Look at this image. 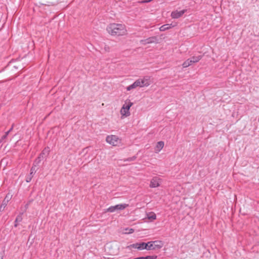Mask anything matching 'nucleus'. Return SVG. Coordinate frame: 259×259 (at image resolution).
Here are the masks:
<instances>
[{
	"instance_id": "obj_13",
	"label": "nucleus",
	"mask_w": 259,
	"mask_h": 259,
	"mask_svg": "<svg viewBox=\"0 0 259 259\" xmlns=\"http://www.w3.org/2000/svg\"><path fill=\"white\" fill-rule=\"evenodd\" d=\"M133 103L130 101H126L122 106L123 109H126V112L129 111L130 107L133 105Z\"/></svg>"
},
{
	"instance_id": "obj_26",
	"label": "nucleus",
	"mask_w": 259,
	"mask_h": 259,
	"mask_svg": "<svg viewBox=\"0 0 259 259\" xmlns=\"http://www.w3.org/2000/svg\"><path fill=\"white\" fill-rule=\"evenodd\" d=\"M136 159V156H133V157H131V158H127V159H126L125 161H134V160H135Z\"/></svg>"
},
{
	"instance_id": "obj_31",
	"label": "nucleus",
	"mask_w": 259,
	"mask_h": 259,
	"mask_svg": "<svg viewBox=\"0 0 259 259\" xmlns=\"http://www.w3.org/2000/svg\"><path fill=\"white\" fill-rule=\"evenodd\" d=\"M0 259H3V256L2 254H0Z\"/></svg>"
},
{
	"instance_id": "obj_6",
	"label": "nucleus",
	"mask_w": 259,
	"mask_h": 259,
	"mask_svg": "<svg viewBox=\"0 0 259 259\" xmlns=\"http://www.w3.org/2000/svg\"><path fill=\"white\" fill-rule=\"evenodd\" d=\"M106 141L113 146H116L119 143V139L117 136L115 135L108 136L106 137Z\"/></svg>"
},
{
	"instance_id": "obj_7",
	"label": "nucleus",
	"mask_w": 259,
	"mask_h": 259,
	"mask_svg": "<svg viewBox=\"0 0 259 259\" xmlns=\"http://www.w3.org/2000/svg\"><path fill=\"white\" fill-rule=\"evenodd\" d=\"M161 182V180L159 178L157 177H153L150 181L149 186L150 188H157L160 186Z\"/></svg>"
},
{
	"instance_id": "obj_25",
	"label": "nucleus",
	"mask_w": 259,
	"mask_h": 259,
	"mask_svg": "<svg viewBox=\"0 0 259 259\" xmlns=\"http://www.w3.org/2000/svg\"><path fill=\"white\" fill-rule=\"evenodd\" d=\"M9 134V132H8V131L6 132L5 133V135L2 136V140H4L5 139H6L7 138V136H8Z\"/></svg>"
},
{
	"instance_id": "obj_28",
	"label": "nucleus",
	"mask_w": 259,
	"mask_h": 259,
	"mask_svg": "<svg viewBox=\"0 0 259 259\" xmlns=\"http://www.w3.org/2000/svg\"><path fill=\"white\" fill-rule=\"evenodd\" d=\"M13 127H14V124H13L12 125V127L10 128V130L8 132H9V133H10L12 131Z\"/></svg>"
},
{
	"instance_id": "obj_12",
	"label": "nucleus",
	"mask_w": 259,
	"mask_h": 259,
	"mask_svg": "<svg viewBox=\"0 0 259 259\" xmlns=\"http://www.w3.org/2000/svg\"><path fill=\"white\" fill-rule=\"evenodd\" d=\"M164 142L163 141L158 142L156 146L155 151L156 152H159L163 148L164 146Z\"/></svg>"
},
{
	"instance_id": "obj_8",
	"label": "nucleus",
	"mask_w": 259,
	"mask_h": 259,
	"mask_svg": "<svg viewBox=\"0 0 259 259\" xmlns=\"http://www.w3.org/2000/svg\"><path fill=\"white\" fill-rule=\"evenodd\" d=\"M142 87H148L151 84V77L149 76H145L142 78H140Z\"/></svg>"
},
{
	"instance_id": "obj_22",
	"label": "nucleus",
	"mask_w": 259,
	"mask_h": 259,
	"mask_svg": "<svg viewBox=\"0 0 259 259\" xmlns=\"http://www.w3.org/2000/svg\"><path fill=\"white\" fill-rule=\"evenodd\" d=\"M121 113L122 115H124L125 116H128L130 115V113L129 112V111H126V109H123V108L122 107L121 109Z\"/></svg>"
},
{
	"instance_id": "obj_20",
	"label": "nucleus",
	"mask_w": 259,
	"mask_h": 259,
	"mask_svg": "<svg viewBox=\"0 0 259 259\" xmlns=\"http://www.w3.org/2000/svg\"><path fill=\"white\" fill-rule=\"evenodd\" d=\"M137 87V84L135 83V82H134L131 85L127 87L126 89L127 91H131V90H132L133 89H134L136 88Z\"/></svg>"
},
{
	"instance_id": "obj_5",
	"label": "nucleus",
	"mask_w": 259,
	"mask_h": 259,
	"mask_svg": "<svg viewBox=\"0 0 259 259\" xmlns=\"http://www.w3.org/2000/svg\"><path fill=\"white\" fill-rule=\"evenodd\" d=\"M132 248L137 249L139 250L146 249V243L140 242L131 244L126 246V248L131 249Z\"/></svg>"
},
{
	"instance_id": "obj_24",
	"label": "nucleus",
	"mask_w": 259,
	"mask_h": 259,
	"mask_svg": "<svg viewBox=\"0 0 259 259\" xmlns=\"http://www.w3.org/2000/svg\"><path fill=\"white\" fill-rule=\"evenodd\" d=\"M135 82L136 83L137 87L142 88L140 78L136 80Z\"/></svg>"
},
{
	"instance_id": "obj_33",
	"label": "nucleus",
	"mask_w": 259,
	"mask_h": 259,
	"mask_svg": "<svg viewBox=\"0 0 259 259\" xmlns=\"http://www.w3.org/2000/svg\"><path fill=\"white\" fill-rule=\"evenodd\" d=\"M27 206H28V204H26V207H27Z\"/></svg>"
},
{
	"instance_id": "obj_23",
	"label": "nucleus",
	"mask_w": 259,
	"mask_h": 259,
	"mask_svg": "<svg viewBox=\"0 0 259 259\" xmlns=\"http://www.w3.org/2000/svg\"><path fill=\"white\" fill-rule=\"evenodd\" d=\"M156 255H148L146 256H144V259H156Z\"/></svg>"
},
{
	"instance_id": "obj_30",
	"label": "nucleus",
	"mask_w": 259,
	"mask_h": 259,
	"mask_svg": "<svg viewBox=\"0 0 259 259\" xmlns=\"http://www.w3.org/2000/svg\"><path fill=\"white\" fill-rule=\"evenodd\" d=\"M134 259H144V256L134 258Z\"/></svg>"
},
{
	"instance_id": "obj_18",
	"label": "nucleus",
	"mask_w": 259,
	"mask_h": 259,
	"mask_svg": "<svg viewBox=\"0 0 259 259\" xmlns=\"http://www.w3.org/2000/svg\"><path fill=\"white\" fill-rule=\"evenodd\" d=\"M39 164H36L35 162H33V165L30 169V172L34 174L36 172L37 168H36V166H37Z\"/></svg>"
},
{
	"instance_id": "obj_15",
	"label": "nucleus",
	"mask_w": 259,
	"mask_h": 259,
	"mask_svg": "<svg viewBox=\"0 0 259 259\" xmlns=\"http://www.w3.org/2000/svg\"><path fill=\"white\" fill-rule=\"evenodd\" d=\"M6 199H7V197H5V198L3 200L2 204L0 206V211H4L5 207L7 205V203L8 202V200H6Z\"/></svg>"
},
{
	"instance_id": "obj_10",
	"label": "nucleus",
	"mask_w": 259,
	"mask_h": 259,
	"mask_svg": "<svg viewBox=\"0 0 259 259\" xmlns=\"http://www.w3.org/2000/svg\"><path fill=\"white\" fill-rule=\"evenodd\" d=\"M186 10H183L181 11H175L171 12V16L172 18L177 19L181 16L186 12Z\"/></svg>"
},
{
	"instance_id": "obj_11",
	"label": "nucleus",
	"mask_w": 259,
	"mask_h": 259,
	"mask_svg": "<svg viewBox=\"0 0 259 259\" xmlns=\"http://www.w3.org/2000/svg\"><path fill=\"white\" fill-rule=\"evenodd\" d=\"M174 26L172 25V24H166L162 25L159 28V29L161 31H164L173 27Z\"/></svg>"
},
{
	"instance_id": "obj_19",
	"label": "nucleus",
	"mask_w": 259,
	"mask_h": 259,
	"mask_svg": "<svg viewBox=\"0 0 259 259\" xmlns=\"http://www.w3.org/2000/svg\"><path fill=\"white\" fill-rule=\"evenodd\" d=\"M192 64L191 61L190 60V59L187 60L186 61H185L183 63V67L185 68V67H187L188 66H189L190 65H191V64Z\"/></svg>"
},
{
	"instance_id": "obj_1",
	"label": "nucleus",
	"mask_w": 259,
	"mask_h": 259,
	"mask_svg": "<svg viewBox=\"0 0 259 259\" xmlns=\"http://www.w3.org/2000/svg\"><path fill=\"white\" fill-rule=\"evenodd\" d=\"M106 29L108 32L112 35H124L126 33L125 26L122 24H110L107 27Z\"/></svg>"
},
{
	"instance_id": "obj_9",
	"label": "nucleus",
	"mask_w": 259,
	"mask_h": 259,
	"mask_svg": "<svg viewBox=\"0 0 259 259\" xmlns=\"http://www.w3.org/2000/svg\"><path fill=\"white\" fill-rule=\"evenodd\" d=\"M141 42L142 44L146 45L151 43H157L158 42V39L155 36H152L149 37L147 39L141 40Z\"/></svg>"
},
{
	"instance_id": "obj_3",
	"label": "nucleus",
	"mask_w": 259,
	"mask_h": 259,
	"mask_svg": "<svg viewBox=\"0 0 259 259\" xmlns=\"http://www.w3.org/2000/svg\"><path fill=\"white\" fill-rule=\"evenodd\" d=\"M129 205L128 204H119L115 205L114 206H110L107 209L106 211L113 212L115 211L122 210L124 209L125 208L127 207Z\"/></svg>"
},
{
	"instance_id": "obj_29",
	"label": "nucleus",
	"mask_w": 259,
	"mask_h": 259,
	"mask_svg": "<svg viewBox=\"0 0 259 259\" xmlns=\"http://www.w3.org/2000/svg\"><path fill=\"white\" fill-rule=\"evenodd\" d=\"M134 229H130V232H128V233H133V232H134Z\"/></svg>"
},
{
	"instance_id": "obj_27",
	"label": "nucleus",
	"mask_w": 259,
	"mask_h": 259,
	"mask_svg": "<svg viewBox=\"0 0 259 259\" xmlns=\"http://www.w3.org/2000/svg\"><path fill=\"white\" fill-rule=\"evenodd\" d=\"M152 0H144L141 3H147L150 2Z\"/></svg>"
},
{
	"instance_id": "obj_21",
	"label": "nucleus",
	"mask_w": 259,
	"mask_h": 259,
	"mask_svg": "<svg viewBox=\"0 0 259 259\" xmlns=\"http://www.w3.org/2000/svg\"><path fill=\"white\" fill-rule=\"evenodd\" d=\"M33 176H34V174H32V172H30V174L28 176H27L26 177V182H27V183L30 182L31 181L32 178H33Z\"/></svg>"
},
{
	"instance_id": "obj_16",
	"label": "nucleus",
	"mask_w": 259,
	"mask_h": 259,
	"mask_svg": "<svg viewBox=\"0 0 259 259\" xmlns=\"http://www.w3.org/2000/svg\"><path fill=\"white\" fill-rule=\"evenodd\" d=\"M201 58V56H193L190 59L192 63H196L198 62Z\"/></svg>"
},
{
	"instance_id": "obj_14",
	"label": "nucleus",
	"mask_w": 259,
	"mask_h": 259,
	"mask_svg": "<svg viewBox=\"0 0 259 259\" xmlns=\"http://www.w3.org/2000/svg\"><path fill=\"white\" fill-rule=\"evenodd\" d=\"M23 213L19 214L16 218L15 222H14V227H17L18 225V223L21 222L22 221V215Z\"/></svg>"
},
{
	"instance_id": "obj_4",
	"label": "nucleus",
	"mask_w": 259,
	"mask_h": 259,
	"mask_svg": "<svg viewBox=\"0 0 259 259\" xmlns=\"http://www.w3.org/2000/svg\"><path fill=\"white\" fill-rule=\"evenodd\" d=\"M49 153H50V148H49V147H46L42 151V152L39 154V155L34 161V162H35V163L36 164H39L40 163L41 161L43 159L47 158V157L49 155Z\"/></svg>"
},
{
	"instance_id": "obj_17",
	"label": "nucleus",
	"mask_w": 259,
	"mask_h": 259,
	"mask_svg": "<svg viewBox=\"0 0 259 259\" xmlns=\"http://www.w3.org/2000/svg\"><path fill=\"white\" fill-rule=\"evenodd\" d=\"M147 218L149 220H154L156 219V215L153 212H151L147 214Z\"/></svg>"
},
{
	"instance_id": "obj_32",
	"label": "nucleus",
	"mask_w": 259,
	"mask_h": 259,
	"mask_svg": "<svg viewBox=\"0 0 259 259\" xmlns=\"http://www.w3.org/2000/svg\"><path fill=\"white\" fill-rule=\"evenodd\" d=\"M6 197H7L6 200H9L8 198V196H6Z\"/></svg>"
},
{
	"instance_id": "obj_2",
	"label": "nucleus",
	"mask_w": 259,
	"mask_h": 259,
	"mask_svg": "<svg viewBox=\"0 0 259 259\" xmlns=\"http://www.w3.org/2000/svg\"><path fill=\"white\" fill-rule=\"evenodd\" d=\"M163 242L160 240L149 241L146 243V250H156L161 248L163 246Z\"/></svg>"
}]
</instances>
